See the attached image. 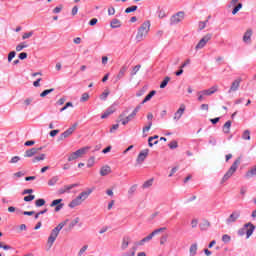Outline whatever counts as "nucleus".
I'll list each match as a JSON object with an SVG mask.
<instances>
[{
	"label": "nucleus",
	"instance_id": "nucleus-6",
	"mask_svg": "<svg viewBox=\"0 0 256 256\" xmlns=\"http://www.w3.org/2000/svg\"><path fill=\"white\" fill-rule=\"evenodd\" d=\"M89 149H91L89 146L78 149L69 155L68 161H75L76 159H79V157H83V155H85Z\"/></svg>",
	"mask_w": 256,
	"mask_h": 256
},
{
	"label": "nucleus",
	"instance_id": "nucleus-33",
	"mask_svg": "<svg viewBox=\"0 0 256 256\" xmlns=\"http://www.w3.org/2000/svg\"><path fill=\"white\" fill-rule=\"evenodd\" d=\"M241 9H243V4L239 3L232 11V15H237V13H239V11H241Z\"/></svg>",
	"mask_w": 256,
	"mask_h": 256
},
{
	"label": "nucleus",
	"instance_id": "nucleus-49",
	"mask_svg": "<svg viewBox=\"0 0 256 256\" xmlns=\"http://www.w3.org/2000/svg\"><path fill=\"white\" fill-rule=\"evenodd\" d=\"M29 37H33V31H30V32H26L22 35V39L25 40V39H29Z\"/></svg>",
	"mask_w": 256,
	"mask_h": 256
},
{
	"label": "nucleus",
	"instance_id": "nucleus-12",
	"mask_svg": "<svg viewBox=\"0 0 256 256\" xmlns=\"http://www.w3.org/2000/svg\"><path fill=\"white\" fill-rule=\"evenodd\" d=\"M241 81V78L235 79L230 86L229 93H234L237 91L241 85Z\"/></svg>",
	"mask_w": 256,
	"mask_h": 256
},
{
	"label": "nucleus",
	"instance_id": "nucleus-53",
	"mask_svg": "<svg viewBox=\"0 0 256 256\" xmlns=\"http://www.w3.org/2000/svg\"><path fill=\"white\" fill-rule=\"evenodd\" d=\"M34 199H35V195H32V194L24 197V201H26V202H31Z\"/></svg>",
	"mask_w": 256,
	"mask_h": 256
},
{
	"label": "nucleus",
	"instance_id": "nucleus-62",
	"mask_svg": "<svg viewBox=\"0 0 256 256\" xmlns=\"http://www.w3.org/2000/svg\"><path fill=\"white\" fill-rule=\"evenodd\" d=\"M121 256H135V250H132L131 252H126L122 254Z\"/></svg>",
	"mask_w": 256,
	"mask_h": 256
},
{
	"label": "nucleus",
	"instance_id": "nucleus-13",
	"mask_svg": "<svg viewBox=\"0 0 256 256\" xmlns=\"http://www.w3.org/2000/svg\"><path fill=\"white\" fill-rule=\"evenodd\" d=\"M241 217V212L234 211L227 219V223H235Z\"/></svg>",
	"mask_w": 256,
	"mask_h": 256
},
{
	"label": "nucleus",
	"instance_id": "nucleus-22",
	"mask_svg": "<svg viewBox=\"0 0 256 256\" xmlns=\"http://www.w3.org/2000/svg\"><path fill=\"white\" fill-rule=\"evenodd\" d=\"M129 243H131V238L124 237L122 239L121 249H123V251H125V249H127V247H129Z\"/></svg>",
	"mask_w": 256,
	"mask_h": 256
},
{
	"label": "nucleus",
	"instance_id": "nucleus-57",
	"mask_svg": "<svg viewBox=\"0 0 256 256\" xmlns=\"http://www.w3.org/2000/svg\"><path fill=\"white\" fill-rule=\"evenodd\" d=\"M151 127H153V122H149L148 123V126H145L144 128H143V133H145L146 131H149L150 129H151Z\"/></svg>",
	"mask_w": 256,
	"mask_h": 256
},
{
	"label": "nucleus",
	"instance_id": "nucleus-50",
	"mask_svg": "<svg viewBox=\"0 0 256 256\" xmlns=\"http://www.w3.org/2000/svg\"><path fill=\"white\" fill-rule=\"evenodd\" d=\"M163 231H167V228L162 227V228L154 230L152 233H153V235H158V233H163Z\"/></svg>",
	"mask_w": 256,
	"mask_h": 256
},
{
	"label": "nucleus",
	"instance_id": "nucleus-41",
	"mask_svg": "<svg viewBox=\"0 0 256 256\" xmlns=\"http://www.w3.org/2000/svg\"><path fill=\"white\" fill-rule=\"evenodd\" d=\"M77 223H79V217L75 218L74 220L71 221V223L69 224V229H73V227H75V225H77Z\"/></svg>",
	"mask_w": 256,
	"mask_h": 256
},
{
	"label": "nucleus",
	"instance_id": "nucleus-29",
	"mask_svg": "<svg viewBox=\"0 0 256 256\" xmlns=\"http://www.w3.org/2000/svg\"><path fill=\"white\" fill-rule=\"evenodd\" d=\"M46 155L40 154L39 156H36L32 159L33 163H39V161H45Z\"/></svg>",
	"mask_w": 256,
	"mask_h": 256
},
{
	"label": "nucleus",
	"instance_id": "nucleus-59",
	"mask_svg": "<svg viewBox=\"0 0 256 256\" xmlns=\"http://www.w3.org/2000/svg\"><path fill=\"white\" fill-rule=\"evenodd\" d=\"M88 247H89V246H87V245L83 246V247L80 249L78 255H79V256L83 255V253H85V252L87 251Z\"/></svg>",
	"mask_w": 256,
	"mask_h": 256
},
{
	"label": "nucleus",
	"instance_id": "nucleus-54",
	"mask_svg": "<svg viewBox=\"0 0 256 256\" xmlns=\"http://www.w3.org/2000/svg\"><path fill=\"white\" fill-rule=\"evenodd\" d=\"M198 27H199L200 31H203V29H205V27H207V21L199 22Z\"/></svg>",
	"mask_w": 256,
	"mask_h": 256
},
{
	"label": "nucleus",
	"instance_id": "nucleus-26",
	"mask_svg": "<svg viewBox=\"0 0 256 256\" xmlns=\"http://www.w3.org/2000/svg\"><path fill=\"white\" fill-rule=\"evenodd\" d=\"M197 249H199V247L197 246V243H194L190 246L189 248V253L191 256H195L197 255Z\"/></svg>",
	"mask_w": 256,
	"mask_h": 256
},
{
	"label": "nucleus",
	"instance_id": "nucleus-36",
	"mask_svg": "<svg viewBox=\"0 0 256 256\" xmlns=\"http://www.w3.org/2000/svg\"><path fill=\"white\" fill-rule=\"evenodd\" d=\"M57 181H59V178H57V176L52 177L49 181H48V185L50 187H53V185H55L57 183Z\"/></svg>",
	"mask_w": 256,
	"mask_h": 256
},
{
	"label": "nucleus",
	"instance_id": "nucleus-46",
	"mask_svg": "<svg viewBox=\"0 0 256 256\" xmlns=\"http://www.w3.org/2000/svg\"><path fill=\"white\" fill-rule=\"evenodd\" d=\"M61 201H63V199H56V200L52 201L50 206L57 207V206H59L61 204Z\"/></svg>",
	"mask_w": 256,
	"mask_h": 256
},
{
	"label": "nucleus",
	"instance_id": "nucleus-51",
	"mask_svg": "<svg viewBox=\"0 0 256 256\" xmlns=\"http://www.w3.org/2000/svg\"><path fill=\"white\" fill-rule=\"evenodd\" d=\"M19 161H21V157L14 156L11 158L10 163L15 164V163H19Z\"/></svg>",
	"mask_w": 256,
	"mask_h": 256
},
{
	"label": "nucleus",
	"instance_id": "nucleus-21",
	"mask_svg": "<svg viewBox=\"0 0 256 256\" xmlns=\"http://www.w3.org/2000/svg\"><path fill=\"white\" fill-rule=\"evenodd\" d=\"M223 133L226 135H229L231 133V120H228L224 125H223Z\"/></svg>",
	"mask_w": 256,
	"mask_h": 256
},
{
	"label": "nucleus",
	"instance_id": "nucleus-30",
	"mask_svg": "<svg viewBox=\"0 0 256 256\" xmlns=\"http://www.w3.org/2000/svg\"><path fill=\"white\" fill-rule=\"evenodd\" d=\"M242 139H244V141H250L251 140V132L249 130H245L242 134Z\"/></svg>",
	"mask_w": 256,
	"mask_h": 256
},
{
	"label": "nucleus",
	"instance_id": "nucleus-20",
	"mask_svg": "<svg viewBox=\"0 0 256 256\" xmlns=\"http://www.w3.org/2000/svg\"><path fill=\"white\" fill-rule=\"evenodd\" d=\"M256 175V166H253L250 170H248L245 174L246 179H251Z\"/></svg>",
	"mask_w": 256,
	"mask_h": 256
},
{
	"label": "nucleus",
	"instance_id": "nucleus-38",
	"mask_svg": "<svg viewBox=\"0 0 256 256\" xmlns=\"http://www.w3.org/2000/svg\"><path fill=\"white\" fill-rule=\"evenodd\" d=\"M53 91H55V89L51 88L48 90H44L41 94L40 97H47V95H49V93H53Z\"/></svg>",
	"mask_w": 256,
	"mask_h": 256
},
{
	"label": "nucleus",
	"instance_id": "nucleus-43",
	"mask_svg": "<svg viewBox=\"0 0 256 256\" xmlns=\"http://www.w3.org/2000/svg\"><path fill=\"white\" fill-rule=\"evenodd\" d=\"M138 9L137 6H131L125 9V13H134Z\"/></svg>",
	"mask_w": 256,
	"mask_h": 256
},
{
	"label": "nucleus",
	"instance_id": "nucleus-35",
	"mask_svg": "<svg viewBox=\"0 0 256 256\" xmlns=\"http://www.w3.org/2000/svg\"><path fill=\"white\" fill-rule=\"evenodd\" d=\"M157 14L159 19H165V17H167V13H165V10L163 9H159Z\"/></svg>",
	"mask_w": 256,
	"mask_h": 256
},
{
	"label": "nucleus",
	"instance_id": "nucleus-42",
	"mask_svg": "<svg viewBox=\"0 0 256 256\" xmlns=\"http://www.w3.org/2000/svg\"><path fill=\"white\" fill-rule=\"evenodd\" d=\"M80 101L82 103H85V101H89V93H83L81 98H80Z\"/></svg>",
	"mask_w": 256,
	"mask_h": 256
},
{
	"label": "nucleus",
	"instance_id": "nucleus-1",
	"mask_svg": "<svg viewBox=\"0 0 256 256\" xmlns=\"http://www.w3.org/2000/svg\"><path fill=\"white\" fill-rule=\"evenodd\" d=\"M149 31H151V22L145 21L138 28V32L136 34V41H145L146 37L149 35Z\"/></svg>",
	"mask_w": 256,
	"mask_h": 256
},
{
	"label": "nucleus",
	"instance_id": "nucleus-28",
	"mask_svg": "<svg viewBox=\"0 0 256 256\" xmlns=\"http://www.w3.org/2000/svg\"><path fill=\"white\" fill-rule=\"evenodd\" d=\"M154 139H159V136L155 135L154 137H149L148 139V145L149 147H153L154 145H157L159 141H154ZM154 141V142H152Z\"/></svg>",
	"mask_w": 256,
	"mask_h": 256
},
{
	"label": "nucleus",
	"instance_id": "nucleus-63",
	"mask_svg": "<svg viewBox=\"0 0 256 256\" xmlns=\"http://www.w3.org/2000/svg\"><path fill=\"white\" fill-rule=\"evenodd\" d=\"M108 15H115V9L113 7L108 8Z\"/></svg>",
	"mask_w": 256,
	"mask_h": 256
},
{
	"label": "nucleus",
	"instance_id": "nucleus-32",
	"mask_svg": "<svg viewBox=\"0 0 256 256\" xmlns=\"http://www.w3.org/2000/svg\"><path fill=\"white\" fill-rule=\"evenodd\" d=\"M109 93H111L109 89L104 90V92L100 95V99L102 101H105L107 97H109Z\"/></svg>",
	"mask_w": 256,
	"mask_h": 256
},
{
	"label": "nucleus",
	"instance_id": "nucleus-4",
	"mask_svg": "<svg viewBox=\"0 0 256 256\" xmlns=\"http://www.w3.org/2000/svg\"><path fill=\"white\" fill-rule=\"evenodd\" d=\"M240 165H241V157H238L222 177L221 183H225L226 181H229V179L233 177V174L237 172V169H239Z\"/></svg>",
	"mask_w": 256,
	"mask_h": 256
},
{
	"label": "nucleus",
	"instance_id": "nucleus-7",
	"mask_svg": "<svg viewBox=\"0 0 256 256\" xmlns=\"http://www.w3.org/2000/svg\"><path fill=\"white\" fill-rule=\"evenodd\" d=\"M185 19L184 12H178L170 18V25H177V23H181Z\"/></svg>",
	"mask_w": 256,
	"mask_h": 256
},
{
	"label": "nucleus",
	"instance_id": "nucleus-18",
	"mask_svg": "<svg viewBox=\"0 0 256 256\" xmlns=\"http://www.w3.org/2000/svg\"><path fill=\"white\" fill-rule=\"evenodd\" d=\"M110 173H111V166L106 165L101 167L100 169L101 177H106V175H110Z\"/></svg>",
	"mask_w": 256,
	"mask_h": 256
},
{
	"label": "nucleus",
	"instance_id": "nucleus-44",
	"mask_svg": "<svg viewBox=\"0 0 256 256\" xmlns=\"http://www.w3.org/2000/svg\"><path fill=\"white\" fill-rule=\"evenodd\" d=\"M131 119H133V118L130 117V115H129L126 118L120 119V121H121L122 125H127V123H129V121H131Z\"/></svg>",
	"mask_w": 256,
	"mask_h": 256
},
{
	"label": "nucleus",
	"instance_id": "nucleus-19",
	"mask_svg": "<svg viewBox=\"0 0 256 256\" xmlns=\"http://www.w3.org/2000/svg\"><path fill=\"white\" fill-rule=\"evenodd\" d=\"M246 225H248V227H246V239H249V237L253 235V232L255 231V226L251 223Z\"/></svg>",
	"mask_w": 256,
	"mask_h": 256
},
{
	"label": "nucleus",
	"instance_id": "nucleus-60",
	"mask_svg": "<svg viewBox=\"0 0 256 256\" xmlns=\"http://www.w3.org/2000/svg\"><path fill=\"white\" fill-rule=\"evenodd\" d=\"M62 9H63V5H59L53 9V13H61Z\"/></svg>",
	"mask_w": 256,
	"mask_h": 256
},
{
	"label": "nucleus",
	"instance_id": "nucleus-11",
	"mask_svg": "<svg viewBox=\"0 0 256 256\" xmlns=\"http://www.w3.org/2000/svg\"><path fill=\"white\" fill-rule=\"evenodd\" d=\"M183 113H185V104H181L180 108L174 114V117H173L174 121H179V119L183 117Z\"/></svg>",
	"mask_w": 256,
	"mask_h": 256
},
{
	"label": "nucleus",
	"instance_id": "nucleus-39",
	"mask_svg": "<svg viewBox=\"0 0 256 256\" xmlns=\"http://www.w3.org/2000/svg\"><path fill=\"white\" fill-rule=\"evenodd\" d=\"M35 205L36 207H43V205H45V199L40 198L36 200Z\"/></svg>",
	"mask_w": 256,
	"mask_h": 256
},
{
	"label": "nucleus",
	"instance_id": "nucleus-47",
	"mask_svg": "<svg viewBox=\"0 0 256 256\" xmlns=\"http://www.w3.org/2000/svg\"><path fill=\"white\" fill-rule=\"evenodd\" d=\"M168 147H169L170 149H177V147H179V145H178L177 141H172V142H170V143L168 144Z\"/></svg>",
	"mask_w": 256,
	"mask_h": 256
},
{
	"label": "nucleus",
	"instance_id": "nucleus-40",
	"mask_svg": "<svg viewBox=\"0 0 256 256\" xmlns=\"http://www.w3.org/2000/svg\"><path fill=\"white\" fill-rule=\"evenodd\" d=\"M140 109H141V106L138 105V106L133 110V112L130 114V117L133 119V118L137 115V113H139Z\"/></svg>",
	"mask_w": 256,
	"mask_h": 256
},
{
	"label": "nucleus",
	"instance_id": "nucleus-25",
	"mask_svg": "<svg viewBox=\"0 0 256 256\" xmlns=\"http://www.w3.org/2000/svg\"><path fill=\"white\" fill-rule=\"evenodd\" d=\"M34 155H37V148L26 150L24 157H33Z\"/></svg>",
	"mask_w": 256,
	"mask_h": 256
},
{
	"label": "nucleus",
	"instance_id": "nucleus-5",
	"mask_svg": "<svg viewBox=\"0 0 256 256\" xmlns=\"http://www.w3.org/2000/svg\"><path fill=\"white\" fill-rule=\"evenodd\" d=\"M240 165H241V157H238L222 177L221 183H225L226 181H229V179L233 177V174L237 172V169H239Z\"/></svg>",
	"mask_w": 256,
	"mask_h": 256
},
{
	"label": "nucleus",
	"instance_id": "nucleus-23",
	"mask_svg": "<svg viewBox=\"0 0 256 256\" xmlns=\"http://www.w3.org/2000/svg\"><path fill=\"white\" fill-rule=\"evenodd\" d=\"M110 27L112 29H117V28L121 27V21H119V19H117V18L112 19V21L110 23Z\"/></svg>",
	"mask_w": 256,
	"mask_h": 256
},
{
	"label": "nucleus",
	"instance_id": "nucleus-31",
	"mask_svg": "<svg viewBox=\"0 0 256 256\" xmlns=\"http://www.w3.org/2000/svg\"><path fill=\"white\" fill-rule=\"evenodd\" d=\"M169 81H171V78L169 76L165 77L164 80L160 84V89H165L167 87Z\"/></svg>",
	"mask_w": 256,
	"mask_h": 256
},
{
	"label": "nucleus",
	"instance_id": "nucleus-2",
	"mask_svg": "<svg viewBox=\"0 0 256 256\" xmlns=\"http://www.w3.org/2000/svg\"><path fill=\"white\" fill-rule=\"evenodd\" d=\"M67 225V220L59 223L57 225V227H55L51 233H50V236L48 237V240H47V245L49 247H53V243H55V241L57 240V237H59V233L61 231V229H63V227Z\"/></svg>",
	"mask_w": 256,
	"mask_h": 256
},
{
	"label": "nucleus",
	"instance_id": "nucleus-8",
	"mask_svg": "<svg viewBox=\"0 0 256 256\" xmlns=\"http://www.w3.org/2000/svg\"><path fill=\"white\" fill-rule=\"evenodd\" d=\"M212 35L211 34H206L199 42L198 44L195 46V50L199 51L201 49H203L206 45L207 42L211 39Z\"/></svg>",
	"mask_w": 256,
	"mask_h": 256
},
{
	"label": "nucleus",
	"instance_id": "nucleus-10",
	"mask_svg": "<svg viewBox=\"0 0 256 256\" xmlns=\"http://www.w3.org/2000/svg\"><path fill=\"white\" fill-rule=\"evenodd\" d=\"M77 129V123L73 124L70 128H68L65 132L60 135V141L63 139H67L70 135H73V132Z\"/></svg>",
	"mask_w": 256,
	"mask_h": 256
},
{
	"label": "nucleus",
	"instance_id": "nucleus-55",
	"mask_svg": "<svg viewBox=\"0 0 256 256\" xmlns=\"http://www.w3.org/2000/svg\"><path fill=\"white\" fill-rule=\"evenodd\" d=\"M151 185H153V180L152 179L144 182L143 187L145 189H147V187H151Z\"/></svg>",
	"mask_w": 256,
	"mask_h": 256
},
{
	"label": "nucleus",
	"instance_id": "nucleus-37",
	"mask_svg": "<svg viewBox=\"0 0 256 256\" xmlns=\"http://www.w3.org/2000/svg\"><path fill=\"white\" fill-rule=\"evenodd\" d=\"M247 227H249V225L245 224V226L238 231V235L243 237V235H245V233H247Z\"/></svg>",
	"mask_w": 256,
	"mask_h": 256
},
{
	"label": "nucleus",
	"instance_id": "nucleus-64",
	"mask_svg": "<svg viewBox=\"0 0 256 256\" xmlns=\"http://www.w3.org/2000/svg\"><path fill=\"white\" fill-rule=\"evenodd\" d=\"M27 57V53L26 52H22L19 54V59L23 60Z\"/></svg>",
	"mask_w": 256,
	"mask_h": 256
},
{
	"label": "nucleus",
	"instance_id": "nucleus-61",
	"mask_svg": "<svg viewBox=\"0 0 256 256\" xmlns=\"http://www.w3.org/2000/svg\"><path fill=\"white\" fill-rule=\"evenodd\" d=\"M14 177H17L18 179L25 176V173L19 171L13 174Z\"/></svg>",
	"mask_w": 256,
	"mask_h": 256
},
{
	"label": "nucleus",
	"instance_id": "nucleus-16",
	"mask_svg": "<svg viewBox=\"0 0 256 256\" xmlns=\"http://www.w3.org/2000/svg\"><path fill=\"white\" fill-rule=\"evenodd\" d=\"M127 66H122L116 76V81H121L125 77V73H127Z\"/></svg>",
	"mask_w": 256,
	"mask_h": 256
},
{
	"label": "nucleus",
	"instance_id": "nucleus-14",
	"mask_svg": "<svg viewBox=\"0 0 256 256\" xmlns=\"http://www.w3.org/2000/svg\"><path fill=\"white\" fill-rule=\"evenodd\" d=\"M75 187H77V184L66 185V186L60 188V189L58 190V193H59L60 195H63V194H65V193H69V191H70L71 189H75Z\"/></svg>",
	"mask_w": 256,
	"mask_h": 256
},
{
	"label": "nucleus",
	"instance_id": "nucleus-15",
	"mask_svg": "<svg viewBox=\"0 0 256 256\" xmlns=\"http://www.w3.org/2000/svg\"><path fill=\"white\" fill-rule=\"evenodd\" d=\"M251 37H253V30L247 29L243 35V42L244 43H251Z\"/></svg>",
	"mask_w": 256,
	"mask_h": 256
},
{
	"label": "nucleus",
	"instance_id": "nucleus-56",
	"mask_svg": "<svg viewBox=\"0 0 256 256\" xmlns=\"http://www.w3.org/2000/svg\"><path fill=\"white\" fill-rule=\"evenodd\" d=\"M167 243V235L161 236L160 245H165Z\"/></svg>",
	"mask_w": 256,
	"mask_h": 256
},
{
	"label": "nucleus",
	"instance_id": "nucleus-58",
	"mask_svg": "<svg viewBox=\"0 0 256 256\" xmlns=\"http://www.w3.org/2000/svg\"><path fill=\"white\" fill-rule=\"evenodd\" d=\"M25 47H27V45L19 44V45L16 46V51L17 52L23 51V49H25Z\"/></svg>",
	"mask_w": 256,
	"mask_h": 256
},
{
	"label": "nucleus",
	"instance_id": "nucleus-34",
	"mask_svg": "<svg viewBox=\"0 0 256 256\" xmlns=\"http://www.w3.org/2000/svg\"><path fill=\"white\" fill-rule=\"evenodd\" d=\"M241 9H243V4L239 3L232 11V15H237V13H239V11H241Z\"/></svg>",
	"mask_w": 256,
	"mask_h": 256
},
{
	"label": "nucleus",
	"instance_id": "nucleus-45",
	"mask_svg": "<svg viewBox=\"0 0 256 256\" xmlns=\"http://www.w3.org/2000/svg\"><path fill=\"white\" fill-rule=\"evenodd\" d=\"M140 69H141V64L136 65V66L133 68V70H132V72H131V75L134 76L136 73H139V70H140Z\"/></svg>",
	"mask_w": 256,
	"mask_h": 256
},
{
	"label": "nucleus",
	"instance_id": "nucleus-52",
	"mask_svg": "<svg viewBox=\"0 0 256 256\" xmlns=\"http://www.w3.org/2000/svg\"><path fill=\"white\" fill-rule=\"evenodd\" d=\"M222 241H223L224 243H229V242L231 241V236H229V235H227V234H224V235L222 236Z\"/></svg>",
	"mask_w": 256,
	"mask_h": 256
},
{
	"label": "nucleus",
	"instance_id": "nucleus-17",
	"mask_svg": "<svg viewBox=\"0 0 256 256\" xmlns=\"http://www.w3.org/2000/svg\"><path fill=\"white\" fill-rule=\"evenodd\" d=\"M218 90H219V86H212L208 90H202V95L204 96L213 95V93H217Z\"/></svg>",
	"mask_w": 256,
	"mask_h": 256
},
{
	"label": "nucleus",
	"instance_id": "nucleus-24",
	"mask_svg": "<svg viewBox=\"0 0 256 256\" xmlns=\"http://www.w3.org/2000/svg\"><path fill=\"white\" fill-rule=\"evenodd\" d=\"M211 227V222L208 220H204L201 224H200V229L201 231H207L208 228Z\"/></svg>",
	"mask_w": 256,
	"mask_h": 256
},
{
	"label": "nucleus",
	"instance_id": "nucleus-48",
	"mask_svg": "<svg viewBox=\"0 0 256 256\" xmlns=\"http://www.w3.org/2000/svg\"><path fill=\"white\" fill-rule=\"evenodd\" d=\"M15 55H17V53H15V51H12L8 54V62L11 63V61H13V59H15Z\"/></svg>",
	"mask_w": 256,
	"mask_h": 256
},
{
	"label": "nucleus",
	"instance_id": "nucleus-27",
	"mask_svg": "<svg viewBox=\"0 0 256 256\" xmlns=\"http://www.w3.org/2000/svg\"><path fill=\"white\" fill-rule=\"evenodd\" d=\"M157 93V91L152 90L142 101V105L147 103V101H151V99H153L154 95Z\"/></svg>",
	"mask_w": 256,
	"mask_h": 256
},
{
	"label": "nucleus",
	"instance_id": "nucleus-3",
	"mask_svg": "<svg viewBox=\"0 0 256 256\" xmlns=\"http://www.w3.org/2000/svg\"><path fill=\"white\" fill-rule=\"evenodd\" d=\"M93 193V190H88L81 192L74 200H72L69 204L68 207L70 209H75V207H79L83 201H86V199H89V195Z\"/></svg>",
	"mask_w": 256,
	"mask_h": 256
},
{
	"label": "nucleus",
	"instance_id": "nucleus-9",
	"mask_svg": "<svg viewBox=\"0 0 256 256\" xmlns=\"http://www.w3.org/2000/svg\"><path fill=\"white\" fill-rule=\"evenodd\" d=\"M149 155V149H144L142 150L139 154H138V157L136 159V163L137 165H142L143 162L145 161V159H147Z\"/></svg>",
	"mask_w": 256,
	"mask_h": 256
}]
</instances>
